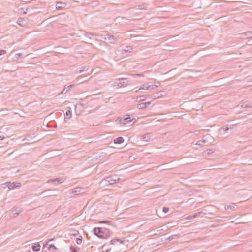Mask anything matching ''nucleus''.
<instances>
[{
    "label": "nucleus",
    "mask_w": 252,
    "mask_h": 252,
    "mask_svg": "<svg viewBox=\"0 0 252 252\" xmlns=\"http://www.w3.org/2000/svg\"><path fill=\"white\" fill-rule=\"evenodd\" d=\"M6 53V50H0V55H4Z\"/></svg>",
    "instance_id": "nucleus-36"
},
{
    "label": "nucleus",
    "mask_w": 252,
    "mask_h": 252,
    "mask_svg": "<svg viewBox=\"0 0 252 252\" xmlns=\"http://www.w3.org/2000/svg\"><path fill=\"white\" fill-rule=\"evenodd\" d=\"M232 129V128L231 126L229 127L228 125H226L223 126L222 127L220 128V133L224 134L225 132H226L227 131Z\"/></svg>",
    "instance_id": "nucleus-14"
},
{
    "label": "nucleus",
    "mask_w": 252,
    "mask_h": 252,
    "mask_svg": "<svg viewBox=\"0 0 252 252\" xmlns=\"http://www.w3.org/2000/svg\"><path fill=\"white\" fill-rule=\"evenodd\" d=\"M151 103V101L141 103L137 105V108L139 109H143L148 107Z\"/></svg>",
    "instance_id": "nucleus-10"
},
{
    "label": "nucleus",
    "mask_w": 252,
    "mask_h": 252,
    "mask_svg": "<svg viewBox=\"0 0 252 252\" xmlns=\"http://www.w3.org/2000/svg\"><path fill=\"white\" fill-rule=\"evenodd\" d=\"M205 143H206V140H200L198 141L196 144L197 145H199V146H203Z\"/></svg>",
    "instance_id": "nucleus-29"
},
{
    "label": "nucleus",
    "mask_w": 252,
    "mask_h": 252,
    "mask_svg": "<svg viewBox=\"0 0 252 252\" xmlns=\"http://www.w3.org/2000/svg\"><path fill=\"white\" fill-rule=\"evenodd\" d=\"M82 75L79 76L78 78V80H79L80 79H81L82 78Z\"/></svg>",
    "instance_id": "nucleus-43"
},
{
    "label": "nucleus",
    "mask_w": 252,
    "mask_h": 252,
    "mask_svg": "<svg viewBox=\"0 0 252 252\" xmlns=\"http://www.w3.org/2000/svg\"><path fill=\"white\" fill-rule=\"evenodd\" d=\"M234 208H235V207L232 205H228V206H225V209L226 210H229V209L233 210V209H234Z\"/></svg>",
    "instance_id": "nucleus-31"
},
{
    "label": "nucleus",
    "mask_w": 252,
    "mask_h": 252,
    "mask_svg": "<svg viewBox=\"0 0 252 252\" xmlns=\"http://www.w3.org/2000/svg\"><path fill=\"white\" fill-rule=\"evenodd\" d=\"M94 234L99 238L107 239L109 236V231L108 229L103 228H94Z\"/></svg>",
    "instance_id": "nucleus-1"
},
{
    "label": "nucleus",
    "mask_w": 252,
    "mask_h": 252,
    "mask_svg": "<svg viewBox=\"0 0 252 252\" xmlns=\"http://www.w3.org/2000/svg\"><path fill=\"white\" fill-rule=\"evenodd\" d=\"M99 223L103 224H107L110 225H113L114 224V222L111 220H102L99 222Z\"/></svg>",
    "instance_id": "nucleus-25"
},
{
    "label": "nucleus",
    "mask_w": 252,
    "mask_h": 252,
    "mask_svg": "<svg viewBox=\"0 0 252 252\" xmlns=\"http://www.w3.org/2000/svg\"><path fill=\"white\" fill-rule=\"evenodd\" d=\"M106 36H104V35H101V38L102 39H104V37H105Z\"/></svg>",
    "instance_id": "nucleus-45"
},
{
    "label": "nucleus",
    "mask_w": 252,
    "mask_h": 252,
    "mask_svg": "<svg viewBox=\"0 0 252 252\" xmlns=\"http://www.w3.org/2000/svg\"><path fill=\"white\" fill-rule=\"evenodd\" d=\"M162 210H163V212L165 213H166L168 212L169 211V208L168 207H163V209H162Z\"/></svg>",
    "instance_id": "nucleus-34"
},
{
    "label": "nucleus",
    "mask_w": 252,
    "mask_h": 252,
    "mask_svg": "<svg viewBox=\"0 0 252 252\" xmlns=\"http://www.w3.org/2000/svg\"><path fill=\"white\" fill-rule=\"evenodd\" d=\"M178 237L177 235H174L171 236L170 237H169V239H173L175 238V237Z\"/></svg>",
    "instance_id": "nucleus-39"
},
{
    "label": "nucleus",
    "mask_w": 252,
    "mask_h": 252,
    "mask_svg": "<svg viewBox=\"0 0 252 252\" xmlns=\"http://www.w3.org/2000/svg\"><path fill=\"white\" fill-rule=\"evenodd\" d=\"M16 55L18 56V57L17 58L18 59H19V58L21 59L23 57V55L21 53H18Z\"/></svg>",
    "instance_id": "nucleus-37"
},
{
    "label": "nucleus",
    "mask_w": 252,
    "mask_h": 252,
    "mask_svg": "<svg viewBox=\"0 0 252 252\" xmlns=\"http://www.w3.org/2000/svg\"><path fill=\"white\" fill-rule=\"evenodd\" d=\"M196 217H197V216H196V214L195 213L194 214H192V215H189V216H187L186 218V219L187 220H191L192 219L195 218Z\"/></svg>",
    "instance_id": "nucleus-28"
},
{
    "label": "nucleus",
    "mask_w": 252,
    "mask_h": 252,
    "mask_svg": "<svg viewBox=\"0 0 252 252\" xmlns=\"http://www.w3.org/2000/svg\"><path fill=\"white\" fill-rule=\"evenodd\" d=\"M158 87V85H156L155 84H151L150 83H147L146 84H144L143 85L142 87H140L138 90H136L135 92H137L138 90H149V89H154Z\"/></svg>",
    "instance_id": "nucleus-5"
},
{
    "label": "nucleus",
    "mask_w": 252,
    "mask_h": 252,
    "mask_svg": "<svg viewBox=\"0 0 252 252\" xmlns=\"http://www.w3.org/2000/svg\"><path fill=\"white\" fill-rule=\"evenodd\" d=\"M90 34L87 33L86 34V40L87 41H89L91 40V38L89 36Z\"/></svg>",
    "instance_id": "nucleus-35"
},
{
    "label": "nucleus",
    "mask_w": 252,
    "mask_h": 252,
    "mask_svg": "<svg viewBox=\"0 0 252 252\" xmlns=\"http://www.w3.org/2000/svg\"><path fill=\"white\" fill-rule=\"evenodd\" d=\"M133 50V48L131 46H126L124 49L123 51L127 53V52H131Z\"/></svg>",
    "instance_id": "nucleus-26"
},
{
    "label": "nucleus",
    "mask_w": 252,
    "mask_h": 252,
    "mask_svg": "<svg viewBox=\"0 0 252 252\" xmlns=\"http://www.w3.org/2000/svg\"><path fill=\"white\" fill-rule=\"evenodd\" d=\"M70 250L71 252H77L78 250L79 249L78 247H74L73 246H71L70 247Z\"/></svg>",
    "instance_id": "nucleus-30"
},
{
    "label": "nucleus",
    "mask_w": 252,
    "mask_h": 252,
    "mask_svg": "<svg viewBox=\"0 0 252 252\" xmlns=\"http://www.w3.org/2000/svg\"><path fill=\"white\" fill-rule=\"evenodd\" d=\"M132 120L131 119L129 115H125L123 118H118L116 121L121 124L125 125L127 123H130Z\"/></svg>",
    "instance_id": "nucleus-3"
},
{
    "label": "nucleus",
    "mask_w": 252,
    "mask_h": 252,
    "mask_svg": "<svg viewBox=\"0 0 252 252\" xmlns=\"http://www.w3.org/2000/svg\"><path fill=\"white\" fill-rule=\"evenodd\" d=\"M23 13H24V14H26V13H27V12H26V11H24V12H23Z\"/></svg>",
    "instance_id": "nucleus-47"
},
{
    "label": "nucleus",
    "mask_w": 252,
    "mask_h": 252,
    "mask_svg": "<svg viewBox=\"0 0 252 252\" xmlns=\"http://www.w3.org/2000/svg\"><path fill=\"white\" fill-rule=\"evenodd\" d=\"M104 40H107L111 44H115L118 41V38L113 35L107 34L104 37Z\"/></svg>",
    "instance_id": "nucleus-6"
},
{
    "label": "nucleus",
    "mask_w": 252,
    "mask_h": 252,
    "mask_svg": "<svg viewBox=\"0 0 252 252\" xmlns=\"http://www.w3.org/2000/svg\"><path fill=\"white\" fill-rule=\"evenodd\" d=\"M57 182L58 183H62V182H63V181H62V179H60V178H54V179H49L48 181H47V183H52V182Z\"/></svg>",
    "instance_id": "nucleus-18"
},
{
    "label": "nucleus",
    "mask_w": 252,
    "mask_h": 252,
    "mask_svg": "<svg viewBox=\"0 0 252 252\" xmlns=\"http://www.w3.org/2000/svg\"><path fill=\"white\" fill-rule=\"evenodd\" d=\"M52 195H53L52 194H50V193L45 194V196H52Z\"/></svg>",
    "instance_id": "nucleus-42"
},
{
    "label": "nucleus",
    "mask_w": 252,
    "mask_h": 252,
    "mask_svg": "<svg viewBox=\"0 0 252 252\" xmlns=\"http://www.w3.org/2000/svg\"><path fill=\"white\" fill-rule=\"evenodd\" d=\"M133 76H139V77H142V76H143V75L141 74H133L132 75Z\"/></svg>",
    "instance_id": "nucleus-40"
},
{
    "label": "nucleus",
    "mask_w": 252,
    "mask_h": 252,
    "mask_svg": "<svg viewBox=\"0 0 252 252\" xmlns=\"http://www.w3.org/2000/svg\"><path fill=\"white\" fill-rule=\"evenodd\" d=\"M164 91H160L153 94L151 95V98L153 99H158L162 97L164 95Z\"/></svg>",
    "instance_id": "nucleus-9"
},
{
    "label": "nucleus",
    "mask_w": 252,
    "mask_h": 252,
    "mask_svg": "<svg viewBox=\"0 0 252 252\" xmlns=\"http://www.w3.org/2000/svg\"><path fill=\"white\" fill-rule=\"evenodd\" d=\"M76 242L78 245H80L82 243V238H77Z\"/></svg>",
    "instance_id": "nucleus-33"
},
{
    "label": "nucleus",
    "mask_w": 252,
    "mask_h": 252,
    "mask_svg": "<svg viewBox=\"0 0 252 252\" xmlns=\"http://www.w3.org/2000/svg\"><path fill=\"white\" fill-rule=\"evenodd\" d=\"M117 242L123 243L124 242V240H122L120 239H113L111 241V244L112 245H115Z\"/></svg>",
    "instance_id": "nucleus-23"
},
{
    "label": "nucleus",
    "mask_w": 252,
    "mask_h": 252,
    "mask_svg": "<svg viewBox=\"0 0 252 252\" xmlns=\"http://www.w3.org/2000/svg\"><path fill=\"white\" fill-rule=\"evenodd\" d=\"M138 9H145V7L144 5H139L138 6Z\"/></svg>",
    "instance_id": "nucleus-38"
},
{
    "label": "nucleus",
    "mask_w": 252,
    "mask_h": 252,
    "mask_svg": "<svg viewBox=\"0 0 252 252\" xmlns=\"http://www.w3.org/2000/svg\"><path fill=\"white\" fill-rule=\"evenodd\" d=\"M73 86V85H70L68 86L67 87H65L61 92V94H66L70 90L71 88Z\"/></svg>",
    "instance_id": "nucleus-22"
},
{
    "label": "nucleus",
    "mask_w": 252,
    "mask_h": 252,
    "mask_svg": "<svg viewBox=\"0 0 252 252\" xmlns=\"http://www.w3.org/2000/svg\"><path fill=\"white\" fill-rule=\"evenodd\" d=\"M40 247H41V246H40V244L38 243H37V244H35L34 245H33L32 246V249L33 251L38 252L40 250Z\"/></svg>",
    "instance_id": "nucleus-20"
},
{
    "label": "nucleus",
    "mask_w": 252,
    "mask_h": 252,
    "mask_svg": "<svg viewBox=\"0 0 252 252\" xmlns=\"http://www.w3.org/2000/svg\"><path fill=\"white\" fill-rule=\"evenodd\" d=\"M52 240H53V239H50V240H49V241H52Z\"/></svg>",
    "instance_id": "nucleus-48"
},
{
    "label": "nucleus",
    "mask_w": 252,
    "mask_h": 252,
    "mask_svg": "<svg viewBox=\"0 0 252 252\" xmlns=\"http://www.w3.org/2000/svg\"><path fill=\"white\" fill-rule=\"evenodd\" d=\"M240 38L243 39H246L247 38H252V32L248 31L240 34Z\"/></svg>",
    "instance_id": "nucleus-8"
},
{
    "label": "nucleus",
    "mask_w": 252,
    "mask_h": 252,
    "mask_svg": "<svg viewBox=\"0 0 252 252\" xmlns=\"http://www.w3.org/2000/svg\"><path fill=\"white\" fill-rule=\"evenodd\" d=\"M249 104H250V103H248V102H245L241 105V107H244V108L248 107Z\"/></svg>",
    "instance_id": "nucleus-32"
},
{
    "label": "nucleus",
    "mask_w": 252,
    "mask_h": 252,
    "mask_svg": "<svg viewBox=\"0 0 252 252\" xmlns=\"http://www.w3.org/2000/svg\"><path fill=\"white\" fill-rule=\"evenodd\" d=\"M124 139L122 137H119L114 140V143L116 144H120L124 142Z\"/></svg>",
    "instance_id": "nucleus-15"
},
{
    "label": "nucleus",
    "mask_w": 252,
    "mask_h": 252,
    "mask_svg": "<svg viewBox=\"0 0 252 252\" xmlns=\"http://www.w3.org/2000/svg\"><path fill=\"white\" fill-rule=\"evenodd\" d=\"M21 184L19 182H13V183H9L8 185V188L10 189H13L15 187H19Z\"/></svg>",
    "instance_id": "nucleus-12"
},
{
    "label": "nucleus",
    "mask_w": 252,
    "mask_h": 252,
    "mask_svg": "<svg viewBox=\"0 0 252 252\" xmlns=\"http://www.w3.org/2000/svg\"><path fill=\"white\" fill-rule=\"evenodd\" d=\"M129 82L128 79L126 78L116 79L113 83L112 86L116 88L125 87L129 85Z\"/></svg>",
    "instance_id": "nucleus-2"
},
{
    "label": "nucleus",
    "mask_w": 252,
    "mask_h": 252,
    "mask_svg": "<svg viewBox=\"0 0 252 252\" xmlns=\"http://www.w3.org/2000/svg\"><path fill=\"white\" fill-rule=\"evenodd\" d=\"M152 137V134L151 133H146L145 134H144L142 137H141V139L144 141H145V142H148L149 141L150 139Z\"/></svg>",
    "instance_id": "nucleus-11"
},
{
    "label": "nucleus",
    "mask_w": 252,
    "mask_h": 252,
    "mask_svg": "<svg viewBox=\"0 0 252 252\" xmlns=\"http://www.w3.org/2000/svg\"><path fill=\"white\" fill-rule=\"evenodd\" d=\"M66 117L64 118L65 120H68L71 118L72 116V113L70 110H68L66 111L65 113Z\"/></svg>",
    "instance_id": "nucleus-24"
},
{
    "label": "nucleus",
    "mask_w": 252,
    "mask_h": 252,
    "mask_svg": "<svg viewBox=\"0 0 252 252\" xmlns=\"http://www.w3.org/2000/svg\"><path fill=\"white\" fill-rule=\"evenodd\" d=\"M149 97H151V95H141L139 97L137 98V100L138 101H139V102L143 101L145 100L146 99V98Z\"/></svg>",
    "instance_id": "nucleus-17"
},
{
    "label": "nucleus",
    "mask_w": 252,
    "mask_h": 252,
    "mask_svg": "<svg viewBox=\"0 0 252 252\" xmlns=\"http://www.w3.org/2000/svg\"><path fill=\"white\" fill-rule=\"evenodd\" d=\"M23 211V209L19 207H14L11 210L12 217L19 215Z\"/></svg>",
    "instance_id": "nucleus-7"
},
{
    "label": "nucleus",
    "mask_w": 252,
    "mask_h": 252,
    "mask_svg": "<svg viewBox=\"0 0 252 252\" xmlns=\"http://www.w3.org/2000/svg\"><path fill=\"white\" fill-rule=\"evenodd\" d=\"M119 180L120 178L118 177V176L112 175L107 177L105 179V181L109 183L110 184L112 185L115 184Z\"/></svg>",
    "instance_id": "nucleus-4"
},
{
    "label": "nucleus",
    "mask_w": 252,
    "mask_h": 252,
    "mask_svg": "<svg viewBox=\"0 0 252 252\" xmlns=\"http://www.w3.org/2000/svg\"><path fill=\"white\" fill-rule=\"evenodd\" d=\"M56 6L57 9L59 10L64 8L65 6V3H63L61 2H58L56 3Z\"/></svg>",
    "instance_id": "nucleus-19"
},
{
    "label": "nucleus",
    "mask_w": 252,
    "mask_h": 252,
    "mask_svg": "<svg viewBox=\"0 0 252 252\" xmlns=\"http://www.w3.org/2000/svg\"><path fill=\"white\" fill-rule=\"evenodd\" d=\"M4 138V137L3 136L2 137V136L0 135V140L3 139Z\"/></svg>",
    "instance_id": "nucleus-44"
},
{
    "label": "nucleus",
    "mask_w": 252,
    "mask_h": 252,
    "mask_svg": "<svg viewBox=\"0 0 252 252\" xmlns=\"http://www.w3.org/2000/svg\"><path fill=\"white\" fill-rule=\"evenodd\" d=\"M202 212H197V213H196V215L197 216V217H198L200 214H202Z\"/></svg>",
    "instance_id": "nucleus-41"
},
{
    "label": "nucleus",
    "mask_w": 252,
    "mask_h": 252,
    "mask_svg": "<svg viewBox=\"0 0 252 252\" xmlns=\"http://www.w3.org/2000/svg\"><path fill=\"white\" fill-rule=\"evenodd\" d=\"M88 70V68L87 66H82L77 69L76 73H81L83 71H86Z\"/></svg>",
    "instance_id": "nucleus-21"
},
{
    "label": "nucleus",
    "mask_w": 252,
    "mask_h": 252,
    "mask_svg": "<svg viewBox=\"0 0 252 252\" xmlns=\"http://www.w3.org/2000/svg\"><path fill=\"white\" fill-rule=\"evenodd\" d=\"M50 190H48V191H49ZM47 191H43L41 193V194H44Z\"/></svg>",
    "instance_id": "nucleus-46"
},
{
    "label": "nucleus",
    "mask_w": 252,
    "mask_h": 252,
    "mask_svg": "<svg viewBox=\"0 0 252 252\" xmlns=\"http://www.w3.org/2000/svg\"><path fill=\"white\" fill-rule=\"evenodd\" d=\"M48 249L52 251L53 252H54V251L56 250V247L52 244L49 245V246L48 247Z\"/></svg>",
    "instance_id": "nucleus-27"
},
{
    "label": "nucleus",
    "mask_w": 252,
    "mask_h": 252,
    "mask_svg": "<svg viewBox=\"0 0 252 252\" xmlns=\"http://www.w3.org/2000/svg\"><path fill=\"white\" fill-rule=\"evenodd\" d=\"M82 189L81 188H79V187L75 188L72 190L71 193L73 194L74 195H78L79 194L82 193Z\"/></svg>",
    "instance_id": "nucleus-13"
},
{
    "label": "nucleus",
    "mask_w": 252,
    "mask_h": 252,
    "mask_svg": "<svg viewBox=\"0 0 252 252\" xmlns=\"http://www.w3.org/2000/svg\"><path fill=\"white\" fill-rule=\"evenodd\" d=\"M17 24L21 26H24L26 24V21L23 18H19L17 21Z\"/></svg>",
    "instance_id": "nucleus-16"
}]
</instances>
